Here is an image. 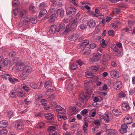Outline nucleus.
Returning a JSON list of instances; mask_svg holds the SVG:
<instances>
[{"instance_id":"nucleus-25","label":"nucleus","mask_w":135,"mask_h":135,"mask_svg":"<svg viewBox=\"0 0 135 135\" xmlns=\"http://www.w3.org/2000/svg\"><path fill=\"white\" fill-rule=\"evenodd\" d=\"M132 28L131 26H128L127 27L122 29L121 31L122 32L124 33L127 32L130 33L132 31Z\"/></svg>"},{"instance_id":"nucleus-59","label":"nucleus","mask_w":135,"mask_h":135,"mask_svg":"<svg viewBox=\"0 0 135 135\" xmlns=\"http://www.w3.org/2000/svg\"><path fill=\"white\" fill-rule=\"evenodd\" d=\"M99 102H93L92 104L93 105L96 107H99L100 106L99 104Z\"/></svg>"},{"instance_id":"nucleus-37","label":"nucleus","mask_w":135,"mask_h":135,"mask_svg":"<svg viewBox=\"0 0 135 135\" xmlns=\"http://www.w3.org/2000/svg\"><path fill=\"white\" fill-rule=\"evenodd\" d=\"M88 109H84L80 112V114L83 116L85 117L86 115L88 113Z\"/></svg>"},{"instance_id":"nucleus-64","label":"nucleus","mask_w":135,"mask_h":135,"mask_svg":"<svg viewBox=\"0 0 135 135\" xmlns=\"http://www.w3.org/2000/svg\"><path fill=\"white\" fill-rule=\"evenodd\" d=\"M76 62L80 66H82L84 64V62L83 61H82L80 60H78L76 61Z\"/></svg>"},{"instance_id":"nucleus-57","label":"nucleus","mask_w":135,"mask_h":135,"mask_svg":"<svg viewBox=\"0 0 135 135\" xmlns=\"http://www.w3.org/2000/svg\"><path fill=\"white\" fill-rule=\"evenodd\" d=\"M108 33L110 36H114V31L113 30H109L108 31Z\"/></svg>"},{"instance_id":"nucleus-62","label":"nucleus","mask_w":135,"mask_h":135,"mask_svg":"<svg viewBox=\"0 0 135 135\" xmlns=\"http://www.w3.org/2000/svg\"><path fill=\"white\" fill-rule=\"evenodd\" d=\"M69 1L70 2H72L76 6H78V2L76 1L75 0H69Z\"/></svg>"},{"instance_id":"nucleus-46","label":"nucleus","mask_w":135,"mask_h":135,"mask_svg":"<svg viewBox=\"0 0 135 135\" xmlns=\"http://www.w3.org/2000/svg\"><path fill=\"white\" fill-rule=\"evenodd\" d=\"M101 46L103 48H104L107 46V44L105 43V40L104 39H102L101 41Z\"/></svg>"},{"instance_id":"nucleus-52","label":"nucleus","mask_w":135,"mask_h":135,"mask_svg":"<svg viewBox=\"0 0 135 135\" xmlns=\"http://www.w3.org/2000/svg\"><path fill=\"white\" fill-rule=\"evenodd\" d=\"M44 123L42 122H40L38 123L37 126V128H41L44 126Z\"/></svg>"},{"instance_id":"nucleus-20","label":"nucleus","mask_w":135,"mask_h":135,"mask_svg":"<svg viewBox=\"0 0 135 135\" xmlns=\"http://www.w3.org/2000/svg\"><path fill=\"white\" fill-rule=\"evenodd\" d=\"M121 107L122 109L125 111H127L129 109V106L127 103H123Z\"/></svg>"},{"instance_id":"nucleus-23","label":"nucleus","mask_w":135,"mask_h":135,"mask_svg":"<svg viewBox=\"0 0 135 135\" xmlns=\"http://www.w3.org/2000/svg\"><path fill=\"white\" fill-rule=\"evenodd\" d=\"M71 31H73L76 29L77 25L76 23L70 22L68 25Z\"/></svg>"},{"instance_id":"nucleus-10","label":"nucleus","mask_w":135,"mask_h":135,"mask_svg":"<svg viewBox=\"0 0 135 135\" xmlns=\"http://www.w3.org/2000/svg\"><path fill=\"white\" fill-rule=\"evenodd\" d=\"M24 126V124L21 122L20 121H16L15 122V127L17 129L22 128Z\"/></svg>"},{"instance_id":"nucleus-32","label":"nucleus","mask_w":135,"mask_h":135,"mask_svg":"<svg viewBox=\"0 0 135 135\" xmlns=\"http://www.w3.org/2000/svg\"><path fill=\"white\" fill-rule=\"evenodd\" d=\"M90 50L88 47H85L82 50L81 53L83 54H88L90 53Z\"/></svg>"},{"instance_id":"nucleus-12","label":"nucleus","mask_w":135,"mask_h":135,"mask_svg":"<svg viewBox=\"0 0 135 135\" xmlns=\"http://www.w3.org/2000/svg\"><path fill=\"white\" fill-rule=\"evenodd\" d=\"M127 124H122L121 126V128L119 129L120 133L122 134L126 133L127 132Z\"/></svg>"},{"instance_id":"nucleus-18","label":"nucleus","mask_w":135,"mask_h":135,"mask_svg":"<svg viewBox=\"0 0 135 135\" xmlns=\"http://www.w3.org/2000/svg\"><path fill=\"white\" fill-rule=\"evenodd\" d=\"M71 113L73 115L77 113L80 111L79 109L75 107H73L71 108Z\"/></svg>"},{"instance_id":"nucleus-41","label":"nucleus","mask_w":135,"mask_h":135,"mask_svg":"<svg viewBox=\"0 0 135 135\" xmlns=\"http://www.w3.org/2000/svg\"><path fill=\"white\" fill-rule=\"evenodd\" d=\"M30 85L31 87L34 89H36L38 87V85L34 83H31Z\"/></svg>"},{"instance_id":"nucleus-3","label":"nucleus","mask_w":135,"mask_h":135,"mask_svg":"<svg viewBox=\"0 0 135 135\" xmlns=\"http://www.w3.org/2000/svg\"><path fill=\"white\" fill-rule=\"evenodd\" d=\"M76 9L74 7H70L68 8L66 11V13L69 16L74 15L76 13Z\"/></svg>"},{"instance_id":"nucleus-1","label":"nucleus","mask_w":135,"mask_h":135,"mask_svg":"<svg viewBox=\"0 0 135 135\" xmlns=\"http://www.w3.org/2000/svg\"><path fill=\"white\" fill-rule=\"evenodd\" d=\"M87 91L85 93H82L80 94L79 99L80 101H87L88 100L89 95L91 93L92 90L88 89Z\"/></svg>"},{"instance_id":"nucleus-28","label":"nucleus","mask_w":135,"mask_h":135,"mask_svg":"<svg viewBox=\"0 0 135 135\" xmlns=\"http://www.w3.org/2000/svg\"><path fill=\"white\" fill-rule=\"evenodd\" d=\"M113 114L115 116H118L121 114V112L120 110L118 109H115L112 110Z\"/></svg>"},{"instance_id":"nucleus-34","label":"nucleus","mask_w":135,"mask_h":135,"mask_svg":"<svg viewBox=\"0 0 135 135\" xmlns=\"http://www.w3.org/2000/svg\"><path fill=\"white\" fill-rule=\"evenodd\" d=\"M48 4L45 2H42L40 4L39 8L41 9H42L45 8L47 6Z\"/></svg>"},{"instance_id":"nucleus-58","label":"nucleus","mask_w":135,"mask_h":135,"mask_svg":"<svg viewBox=\"0 0 135 135\" xmlns=\"http://www.w3.org/2000/svg\"><path fill=\"white\" fill-rule=\"evenodd\" d=\"M70 31H71L68 25L66 27V29L64 31V33L65 34H66L67 32Z\"/></svg>"},{"instance_id":"nucleus-51","label":"nucleus","mask_w":135,"mask_h":135,"mask_svg":"<svg viewBox=\"0 0 135 135\" xmlns=\"http://www.w3.org/2000/svg\"><path fill=\"white\" fill-rule=\"evenodd\" d=\"M93 15L94 17H97L99 19H102L103 17V15H95V13H93Z\"/></svg>"},{"instance_id":"nucleus-15","label":"nucleus","mask_w":135,"mask_h":135,"mask_svg":"<svg viewBox=\"0 0 135 135\" xmlns=\"http://www.w3.org/2000/svg\"><path fill=\"white\" fill-rule=\"evenodd\" d=\"M56 13L57 16L62 18L64 15V10L62 8L58 9L57 10Z\"/></svg>"},{"instance_id":"nucleus-40","label":"nucleus","mask_w":135,"mask_h":135,"mask_svg":"<svg viewBox=\"0 0 135 135\" xmlns=\"http://www.w3.org/2000/svg\"><path fill=\"white\" fill-rule=\"evenodd\" d=\"M99 68V66L98 65L97 66H92L91 67V69L93 71L96 72L97 71Z\"/></svg>"},{"instance_id":"nucleus-2","label":"nucleus","mask_w":135,"mask_h":135,"mask_svg":"<svg viewBox=\"0 0 135 135\" xmlns=\"http://www.w3.org/2000/svg\"><path fill=\"white\" fill-rule=\"evenodd\" d=\"M32 71V69L31 67L26 66L24 67L21 76L23 79L27 77Z\"/></svg>"},{"instance_id":"nucleus-9","label":"nucleus","mask_w":135,"mask_h":135,"mask_svg":"<svg viewBox=\"0 0 135 135\" xmlns=\"http://www.w3.org/2000/svg\"><path fill=\"white\" fill-rule=\"evenodd\" d=\"M86 24L90 28H93L96 25L95 20L92 19L88 20L87 21Z\"/></svg>"},{"instance_id":"nucleus-53","label":"nucleus","mask_w":135,"mask_h":135,"mask_svg":"<svg viewBox=\"0 0 135 135\" xmlns=\"http://www.w3.org/2000/svg\"><path fill=\"white\" fill-rule=\"evenodd\" d=\"M17 94L19 97H22L24 96L25 94L23 93V92L20 91H17Z\"/></svg>"},{"instance_id":"nucleus-13","label":"nucleus","mask_w":135,"mask_h":135,"mask_svg":"<svg viewBox=\"0 0 135 135\" xmlns=\"http://www.w3.org/2000/svg\"><path fill=\"white\" fill-rule=\"evenodd\" d=\"M78 37V35L76 33H74L69 35L68 36L69 39L71 41H73L76 40Z\"/></svg>"},{"instance_id":"nucleus-27","label":"nucleus","mask_w":135,"mask_h":135,"mask_svg":"<svg viewBox=\"0 0 135 135\" xmlns=\"http://www.w3.org/2000/svg\"><path fill=\"white\" fill-rule=\"evenodd\" d=\"M8 122L6 120H2L0 122V127L1 128H4L7 126Z\"/></svg>"},{"instance_id":"nucleus-29","label":"nucleus","mask_w":135,"mask_h":135,"mask_svg":"<svg viewBox=\"0 0 135 135\" xmlns=\"http://www.w3.org/2000/svg\"><path fill=\"white\" fill-rule=\"evenodd\" d=\"M47 12V10L45 9H43L41 10L39 13L38 17L39 18H40L42 16L44 15Z\"/></svg>"},{"instance_id":"nucleus-14","label":"nucleus","mask_w":135,"mask_h":135,"mask_svg":"<svg viewBox=\"0 0 135 135\" xmlns=\"http://www.w3.org/2000/svg\"><path fill=\"white\" fill-rule=\"evenodd\" d=\"M124 120L125 122L128 124H129L133 122V119L129 116H126L124 118Z\"/></svg>"},{"instance_id":"nucleus-26","label":"nucleus","mask_w":135,"mask_h":135,"mask_svg":"<svg viewBox=\"0 0 135 135\" xmlns=\"http://www.w3.org/2000/svg\"><path fill=\"white\" fill-rule=\"evenodd\" d=\"M89 44V41L88 40H84L83 42L79 45V46H78V48L80 49L82 46H86L88 45Z\"/></svg>"},{"instance_id":"nucleus-24","label":"nucleus","mask_w":135,"mask_h":135,"mask_svg":"<svg viewBox=\"0 0 135 135\" xmlns=\"http://www.w3.org/2000/svg\"><path fill=\"white\" fill-rule=\"evenodd\" d=\"M44 115L45 118L48 120H52L54 118V115L51 113H45Z\"/></svg>"},{"instance_id":"nucleus-33","label":"nucleus","mask_w":135,"mask_h":135,"mask_svg":"<svg viewBox=\"0 0 135 135\" xmlns=\"http://www.w3.org/2000/svg\"><path fill=\"white\" fill-rule=\"evenodd\" d=\"M52 85L51 82L50 81H47L45 82L44 84L45 87L48 88L49 87H51Z\"/></svg>"},{"instance_id":"nucleus-8","label":"nucleus","mask_w":135,"mask_h":135,"mask_svg":"<svg viewBox=\"0 0 135 135\" xmlns=\"http://www.w3.org/2000/svg\"><path fill=\"white\" fill-rule=\"evenodd\" d=\"M113 86L115 89L119 90L122 86V83L119 81H115L114 82Z\"/></svg>"},{"instance_id":"nucleus-54","label":"nucleus","mask_w":135,"mask_h":135,"mask_svg":"<svg viewBox=\"0 0 135 135\" xmlns=\"http://www.w3.org/2000/svg\"><path fill=\"white\" fill-rule=\"evenodd\" d=\"M95 13V15H98L100 13V11L99 10L98 8H96L95 9V12L92 11L91 12V14L93 15V13Z\"/></svg>"},{"instance_id":"nucleus-48","label":"nucleus","mask_w":135,"mask_h":135,"mask_svg":"<svg viewBox=\"0 0 135 135\" xmlns=\"http://www.w3.org/2000/svg\"><path fill=\"white\" fill-rule=\"evenodd\" d=\"M31 22L33 24L36 23L37 22V18L36 17H33L31 20Z\"/></svg>"},{"instance_id":"nucleus-16","label":"nucleus","mask_w":135,"mask_h":135,"mask_svg":"<svg viewBox=\"0 0 135 135\" xmlns=\"http://www.w3.org/2000/svg\"><path fill=\"white\" fill-rule=\"evenodd\" d=\"M44 97L41 95H36L35 96V100L37 101L40 100V101H46V100L43 98Z\"/></svg>"},{"instance_id":"nucleus-30","label":"nucleus","mask_w":135,"mask_h":135,"mask_svg":"<svg viewBox=\"0 0 135 135\" xmlns=\"http://www.w3.org/2000/svg\"><path fill=\"white\" fill-rule=\"evenodd\" d=\"M101 55V54L99 53H97L95 54L94 55L93 57L95 59V60L97 61L100 58Z\"/></svg>"},{"instance_id":"nucleus-38","label":"nucleus","mask_w":135,"mask_h":135,"mask_svg":"<svg viewBox=\"0 0 135 135\" xmlns=\"http://www.w3.org/2000/svg\"><path fill=\"white\" fill-rule=\"evenodd\" d=\"M46 102H41V104L44 106V108L45 110H48L49 109V107L48 105L46 104Z\"/></svg>"},{"instance_id":"nucleus-47","label":"nucleus","mask_w":135,"mask_h":135,"mask_svg":"<svg viewBox=\"0 0 135 135\" xmlns=\"http://www.w3.org/2000/svg\"><path fill=\"white\" fill-rule=\"evenodd\" d=\"M97 46V45L95 43L91 44L89 45V49H93L95 48Z\"/></svg>"},{"instance_id":"nucleus-7","label":"nucleus","mask_w":135,"mask_h":135,"mask_svg":"<svg viewBox=\"0 0 135 135\" xmlns=\"http://www.w3.org/2000/svg\"><path fill=\"white\" fill-rule=\"evenodd\" d=\"M48 131L49 133V135H57L56 131V128L53 126H50L49 127Z\"/></svg>"},{"instance_id":"nucleus-43","label":"nucleus","mask_w":135,"mask_h":135,"mask_svg":"<svg viewBox=\"0 0 135 135\" xmlns=\"http://www.w3.org/2000/svg\"><path fill=\"white\" fill-rule=\"evenodd\" d=\"M22 88L26 91H28L29 90V87L25 84H22Z\"/></svg>"},{"instance_id":"nucleus-50","label":"nucleus","mask_w":135,"mask_h":135,"mask_svg":"<svg viewBox=\"0 0 135 135\" xmlns=\"http://www.w3.org/2000/svg\"><path fill=\"white\" fill-rule=\"evenodd\" d=\"M65 26V25L63 23L61 22L59 24L57 28H59V29L60 31L61 29L64 27Z\"/></svg>"},{"instance_id":"nucleus-35","label":"nucleus","mask_w":135,"mask_h":135,"mask_svg":"<svg viewBox=\"0 0 135 135\" xmlns=\"http://www.w3.org/2000/svg\"><path fill=\"white\" fill-rule=\"evenodd\" d=\"M103 119L106 123H108L109 122L110 120L109 117L107 114H105L103 116Z\"/></svg>"},{"instance_id":"nucleus-45","label":"nucleus","mask_w":135,"mask_h":135,"mask_svg":"<svg viewBox=\"0 0 135 135\" xmlns=\"http://www.w3.org/2000/svg\"><path fill=\"white\" fill-rule=\"evenodd\" d=\"M24 19H21L18 24V27H21L22 26L24 25Z\"/></svg>"},{"instance_id":"nucleus-6","label":"nucleus","mask_w":135,"mask_h":135,"mask_svg":"<svg viewBox=\"0 0 135 135\" xmlns=\"http://www.w3.org/2000/svg\"><path fill=\"white\" fill-rule=\"evenodd\" d=\"M111 77L113 79H117L119 78V72L114 69L110 72Z\"/></svg>"},{"instance_id":"nucleus-60","label":"nucleus","mask_w":135,"mask_h":135,"mask_svg":"<svg viewBox=\"0 0 135 135\" xmlns=\"http://www.w3.org/2000/svg\"><path fill=\"white\" fill-rule=\"evenodd\" d=\"M7 115L9 118H11L13 116V113L11 111H9L8 112Z\"/></svg>"},{"instance_id":"nucleus-4","label":"nucleus","mask_w":135,"mask_h":135,"mask_svg":"<svg viewBox=\"0 0 135 135\" xmlns=\"http://www.w3.org/2000/svg\"><path fill=\"white\" fill-rule=\"evenodd\" d=\"M110 48L114 52H117L118 54L117 55L119 57L123 55V53L121 49L119 50L118 47L115 45H112Z\"/></svg>"},{"instance_id":"nucleus-49","label":"nucleus","mask_w":135,"mask_h":135,"mask_svg":"<svg viewBox=\"0 0 135 135\" xmlns=\"http://www.w3.org/2000/svg\"><path fill=\"white\" fill-rule=\"evenodd\" d=\"M19 1L18 0L14 1L13 2V6L14 7H16L19 4Z\"/></svg>"},{"instance_id":"nucleus-17","label":"nucleus","mask_w":135,"mask_h":135,"mask_svg":"<svg viewBox=\"0 0 135 135\" xmlns=\"http://www.w3.org/2000/svg\"><path fill=\"white\" fill-rule=\"evenodd\" d=\"M17 69L20 71H23L24 69V64L21 62H18L16 65Z\"/></svg>"},{"instance_id":"nucleus-36","label":"nucleus","mask_w":135,"mask_h":135,"mask_svg":"<svg viewBox=\"0 0 135 135\" xmlns=\"http://www.w3.org/2000/svg\"><path fill=\"white\" fill-rule=\"evenodd\" d=\"M85 75L86 77L88 78H94V74L91 73H85Z\"/></svg>"},{"instance_id":"nucleus-11","label":"nucleus","mask_w":135,"mask_h":135,"mask_svg":"<svg viewBox=\"0 0 135 135\" xmlns=\"http://www.w3.org/2000/svg\"><path fill=\"white\" fill-rule=\"evenodd\" d=\"M56 111L58 113L64 114L66 113L65 109L60 105L56 106Z\"/></svg>"},{"instance_id":"nucleus-63","label":"nucleus","mask_w":135,"mask_h":135,"mask_svg":"<svg viewBox=\"0 0 135 135\" xmlns=\"http://www.w3.org/2000/svg\"><path fill=\"white\" fill-rule=\"evenodd\" d=\"M81 30L85 29L86 27V26L84 24L80 25L79 26Z\"/></svg>"},{"instance_id":"nucleus-55","label":"nucleus","mask_w":135,"mask_h":135,"mask_svg":"<svg viewBox=\"0 0 135 135\" xmlns=\"http://www.w3.org/2000/svg\"><path fill=\"white\" fill-rule=\"evenodd\" d=\"M10 63V61L7 59H5L3 61L4 65L6 66L8 65Z\"/></svg>"},{"instance_id":"nucleus-42","label":"nucleus","mask_w":135,"mask_h":135,"mask_svg":"<svg viewBox=\"0 0 135 135\" xmlns=\"http://www.w3.org/2000/svg\"><path fill=\"white\" fill-rule=\"evenodd\" d=\"M8 132L7 131L6 129L0 130V135H6Z\"/></svg>"},{"instance_id":"nucleus-44","label":"nucleus","mask_w":135,"mask_h":135,"mask_svg":"<svg viewBox=\"0 0 135 135\" xmlns=\"http://www.w3.org/2000/svg\"><path fill=\"white\" fill-rule=\"evenodd\" d=\"M77 67L76 64L74 63H72L70 66V69L73 70L76 69Z\"/></svg>"},{"instance_id":"nucleus-31","label":"nucleus","mask_w":135,"mask_h":135,"mask_svg":"<svg viewBox=\"0 0 135 135\" xmlns=\"http://www.w3.org/2000/svg\"><path fill=\"white\" fill-rule=\"evenodd\" d=\"M10 96L12 98H13L16 96H17V91L15 90H12L9 93Z\"/></svg>"},{"instance_id":"nucleus-56","label":"nucleus","mask_w":135,"mask_h":135,"mask_svg":"<svg viewBox=\"0 0 135 135\" xmlns=\"http://www.w3.org/2000/svg\"><path fill=\"white\" fill-rule=\"evenodd\" d=\"M119 96L120 98L124 97L126 96V94L124 93L123 91H121L119 93Z\"/></svg>"},{"instance_id":"nucleus-5","label":"nucleus","mask_w":135,"mask_h":135,"mask_svg":"<svg viewBox=\"0 0 135 135\" xmlns=\"http://www.w3.org/2000/svg\"><path fill=\"white\" fill-rule=\"evenodd\" d=\"M59 28L57 27L56 25H52L50 27L49 31V33L51 34H54L55 32H58L59 31Z\"/></svg>"},{"instance_id":"nucleus-61","label":"nucleus","mask_w":135,"mask_h":135,"mask_svg":"<svg viewBox=\"0 0 135 135\" xmlns=\"http://www.w3.org/2000/svg\"><path fill=\"white\" fill-rule=\"evenodd\" d=\"M16 54V52L15 51L11 52L9 53V56L10 57H12L15 56Z\"/></svg>"},{"instance_id":"nucleus-22","label":"nucleus","mask_w":135,"mask_h":135,"mask_svg":"<svg viewBox=\"0 0 135 135\" xmlns=\"http://www.w3.org/2000/svg\"><path fill=\"white\" fill-rule=\"evenodd\" d=\"M88 126V123L85 120L84 121V125L83 126V129L84 133L85 134H87L88 132L87 128Z\"/></svg>"},{"instance_id":"nucleus-39","label":"nucleus","mask_w":135,"mask_h":135,"mask_svg":"<svg viewBox=\"0 0 135 135\" xmlns=\"http://www.w3.org/2000/svg\"><path fill=\"white\" fill-rule=\"evenodd\" d=\"M27 13L26 11L25 10H23L20 12V16L21 17H24Z\"/></svg>"},{"instance_id":"nucleus-19","label":"nucleus","mask_w":135,"mask_h":135,"mask_svg":"<svg viewBox=\"0 0 135 135\" xmlns=\"http://www.w3.org/2000/svg\"><path fill=\"white\" fill-rule=\"evenodd\" d=\"M106 131L109 135H115L117 132L116 130L110 129H107Z\"/></svg>"},{"instance_id":"nucleus-21","label":"nucleus","mask_w":135,"mask_h":135,"mask_svg":"<svg viewBox=\"0 0 135 135\" xmlns=\"http://www.w3.org/2000/svg\"><path fill=\"white\" fill-rule=\"evenodd\" d=\"M56 16L55 13L52 14L48 20L49 22L50 23L54 22L56 18Z\"/></svg>"}]
</instances>
